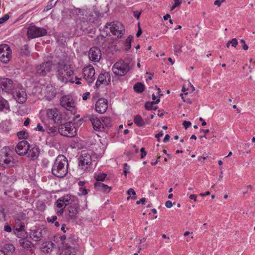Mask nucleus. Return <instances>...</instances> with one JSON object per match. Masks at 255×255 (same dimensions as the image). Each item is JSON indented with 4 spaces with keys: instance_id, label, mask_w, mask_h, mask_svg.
Listing matches in <instances>:
<instances>
[{
    "instance_id": "4c0bfd02",
    "label": "nucleus",
    "mask_w": 255,
    "mask_h": 255,
    "mask_svg": "<svg viewBox=\"0 0 255 255\" xmlns=\"http://www.w3.org/2000/svg\"><path fill=\"white\" fill-rule=\"evenodd\" d=\"M55 0H51L48 3L46 6L44 8V11H48L52 9L56 4L57 1H55Z\"/></svg>"
},
{
    "instance_id": "72a5a7b5",
    "label": "nucleus",
    "mask_w": 255,
    "mask_h": 255,
    "mask_svg": "<svg viewBox=\"0 0 255 255\" xmlns=\"http://www.w3.org/2000/svg\"><path fill=\"white\" fill-rule=\"evenodd\" d=\"M5 158L3 159V164L5 166L7 167L12 166L13 162L10 158H8V153L6 152L5 153Z\"/></svg>"
},
{
    "instance_id": "6e6552de",
    "label": "nucleus",
    "mask_w": 255,
    "mask_h": 255,
    "mask_svg": "<svg viewBox=\"0 0 255 255\" xmlns=\"http://www.w3.org/2000/svg\"><path fill=\"white\" fill-rule=\"evenodd\" d=\"M47 33L45 29L35 26H30L27 29V36L31 39L45 36Z\"/></svg>"
},
{
    "instance_id": "8fccbe9b",
    "label": "nucleus",
    "mask_w": 255,
    "mask_h": 255,
    "mask_svg": "<svg viewBox=\"0 0 255 255\" xmlns=\"http://www.w3.org/2000/svg\"><path fill=\"white\" fill-rule=\"evenodd\" d=\"M9 18V16L8 14L5 15L3 17L0 18V24H2Z\"/></svg>"
},
{
    "instance_id": "9d476101",
    "label": "nucleus",
    "mask_w": 255,
    "mask_h": 255,
    "mask_svg": "<svg viewBox=\"0 0 255 255\" xmlns=\"http://www.w3.org/2000/svg\"><path fill=\"white\" fill-rule=\"evenodd\" d=\"M22 86H17L11 92L14 99L19 103H24L27 100V94L24 89L21 88Z\"/></svg>"
},
{
    "instance_id": "a878e982",
    "label": "nucleus",
    "mask_w": 255,
    "mask_h": 255,
    "mask_svg": "<svg viewBox=\"0 0 255 255\" xmlns=\"http://www.w3.org/2000/svg\"><path fill=\"white\" fill-rule=\"evenodd\" d=\"M94 187L97 190L105 193H109L111 190V188L110 187L101 183V182H96L94 184Z\"/></svg>"
},
{
    "instance_id": "6ab92c4d",
    "label": "nucleus",
    "mask_w": 255,
    "mask_h": 255,
    "mask_svg": "<svg viewBox=\"0 0 255 255\" xmlns=\"http://www.w3.org/2000/svg\"><path fill=\"white\" fill-rule=\"evenodd\" d=\"M101 55L100 49L97 47L91 48L88 52L89 58L93 62H98L101 58Z\"/></svg>"
},
{
    "instance_id": "412c9836",
    "label": "nucleus",
    "mask_w": 255,
    "mask_h": 255,
    "mask_svg": "<svg viewBox=\"0 0 255 255\" xmlns=\"http://www.w3.org/2000/svg\"><path fill=\"white\" fill-rule=\"evenodd\" d=\"M108 108V101L104 98L98 100L95 104V110L100 114L104 113Z\"/></svg>"
},
{
    "instance_id": "2eb2a0df",
    "label": "nucleus",
    "mask_w": 255,
    "mask_h": 255,
    "mask_svg": "<svg viewBox=\"0 0 255 255\" xmlns=\"http://www.w3.org/2000/svg\"><path fill=\"white\" fill-rule=\"evenodd\" d=\"M47 116L48 118L52 120L55 123L62 125L63 119L59 111L56 108L48 109L47 111Z\"/></svg>"
},
{
    "instance_id": "9b49d317",
    "label": "nucleus",
    "mask_w": 255,
    "mask_h": 255,
    "mask_svg": "<svg viewBox=\"0 0 255 255\" xmlns=\"http://www.w3.org/2000/svg\"><path fill=\"white\" fill-rule=\"evenodd\" d=\"M85 118L91 122L93 128L95 131L104 132V125L102 123V120L98 119L94 114L88 115Z\"/></svg>"
},
{
    "instance_id": "dca6fc26",
    "label": "nucleus",
    "mask_w": 255,
    "mask_h": 255,
    "mask_svg": "<svg viewBox=\"0 0 255 255\" xmlns=\"http://www.w3.org/2000/svg\"><path fill=\"white\" fill-rule=\"evenodd\" d=\"M91 164V157L90 154L82 153L79 158L78 165L82 169L86 170Z\"/></svg>"
},
{
    "instance_id": "4468645a",
    "label": "nucleus",
    "mask_w": 255,
    "mask_h": 255,
    "mask_svg": "<svg viewBox=\"0 0 255 255\" xmlns=\"http://www.w3.org/2000/svg\"><path fill=\"white\" fill-rule=\"evenodd\" d=\"M84 78L89 85L92 83L95 79V69L93 66L90 65L84 68L83 69Z\"/></svg>"
},
{
    "instance_id": "603ef678",
    "label": "nucleus",
    "mask_w": 255,
    "mask_h": 255,
    "mask_svg": "<svg viewBox=\"0 0 255 255\" xmlns=\"http://www.w3.org/2000/svg\"><path fill=\"white\" fill-rule=\"evenodd\" d=\"M240 43L242 44V48L244 50H247L248 49V46L246 44L245 41L244 39L240 40Z\"/></svg>"
},
{
    "instance_id": "37998d69",
    "label": "nucleus",
    "mask_w": 255,
    "mask_h": 255,
    "mask_svg": "<svg viewBox=\"0 0 255 255\" xmlns=\"http://www.w3.org/2000/svg\"><path fill=\"white\" fill-rule=\"evenodd\" d=\"M5 249L7 250V251L10 252H13L15 251V247L12 244H8L5 245Z\"/></svg>"
},
{
    "instance_id": "13d9d810",
    "label": "nucleus",
    "mask_w": 255,
    "mask_h": 255,
    "mask_svg": "<svg viewBox=\"0 0 255 255\" xmlns=\"http://www.w3.org/2000/svg\"><path fill=\"white\" fill-rule=\"evenodd\" d=\"M90 96V92H87L84 93H83L82 95V99L83 100L85 101L87 100Z\"/></svg>"
},
{
    "instance_id": "5701e85b",
    "label": "nucleus",
    "mask_w": 255,
    "mask_h": 255,
    "mask_svg": "<svg viewBox=\"0 0 255 255\" xmlns=\"http://www.w3.org/2000/svg\"><path fill=\"white\" fill-rule=\"evenodd\" d=\"M46 230L42 229L33 230L30 232V237L35 241H39L45 235Z\"/></svg>"
},
{
    "instance_id": "c03bdc74",
    "label": "nucleus",
    "mask_w": 255,
    "mask_h": 255,
    "mask_svg": "<svg viewBox=\"0 0 255 255\" xmlns=\"http://www.w3.org/2000/svg\"><path fill=\"white\" fill-rule=\"evenodd\" d=\"M182 2V0H174V4L171 7V11L174 10L176 7H178L180 5Z\"/></svg>"
},
{
    "instance_id": "6e6d98bb",
    "label": "nucleus",
    "mask_w": 255,
    "mask_h": 255,
    "mask_svg": "<svg viewBox=\"0 0 255 255\" xmlns=\"http://www.w3.org/2000/svg\"><path fill=\"white\" fill-rule=\"evenodd\" d=\"M4 231L8 232H11L12 231V228L11 227L8 225V223H6L4 225Z\"/></svg>"
},
{
    "instance_id": "ea45409f",
    "label": "nucleus",
    "mask_w": 255,
    "mask_h": 255,
    "mask_svg": "<svg viewBox=\"0 0 255 255\" xmlns=\"http://www.w3.org/2000/svg\"><path fill=\"white\" fill-rule=\"evenodd\" d=\"M19 139H26L28 136V134L25 131H19L17 134Z\"/></svg>"
},
{
    "instance_id": "393cba45",
    "label": "nucleus",
    "mask_w": 255,
    "mask_h": 255,
    "mask_svg": "<svg viewBox=\"0 0 255 255\" xmlns=\"http://www.w3.org/2000/svg\"><path fill=\"white\" fill-rule=\"evenodd\" d=\"M55 210L57 214L61 216L63 214L64 209L66 207V205L62 202L61 199L59 198L55 202Z\"/></svg>"
},
{
    "instance_id": "de8ad7c7",
    "label": "nucleus",
    "mask_w": 255,
    "mask_h": 255,
    "mask_svg": "<svg viewBox=\"0 0 255 255\" xmlns=\"http://www.w3.org/2000/svg\"><path fill=\"white\" fill-rule=\"evenodd\" d=\"M174 52L176 53H181L182 52V48L183 47V45H175L174 46Z\"/></svg>"
},
{
    "instance_id": "69168bd1",
    "label": "nucleus",
    "mask_w": 255,
    "mask_h": 255,
    "mask_svg": "<svg viewBox=\"0 0 255 255\" xmlns=\"http://www.w3.org/2000/svg\"><path fill=\"white\" fill-rule=\"evenodd\" d=\"M172 203L171 201H167L165 203V206L167 207V208H171L172 206Z\"/></svg>"
},
{
    "instance_id": "49530a36",
    "label": "nucleus",
    "mask_w": 255,
    "mask_h": 255,
    "mask_svg": "<svg viewBox=\"0 0 255 255\" xmlns=\"http://www.w3.org/2000/svg\"><path fill=\"white\" fill-rule=\"evenodd\" d=\"M57 219L56 216H52L51 217H48L47 218V221L49 223H54Z\"/></svg>"
},
{
    "instance_id": "4d7b16f0",
    "label": "nucleus",
    "mask_w": 255,
    "mask_h": 255,
    "mask_svg": "<svg viewBox=\"0 0 255 255\" xmlns=\"http://www.w3.org/2000/svg\"><path fill=\"white\" fill-rule=\"evenodd\" d=\"M252 189V186L251 185L246 186L244 188V190L243 191V194L244 195L248 193V189Z\"/></svg>"
},
{
    "instance_id": "39448f33",
    "label": "nucleus",
    "mask_w": 255,
    "mask_h": 255,
    "mask_svg": "<svg viewBox=\"0 0 255 255\" xmlns=\"http://www.w3.org/2000/svg\"><path fill=\"white\" fill-rule=\"evenodd\" d=\"M58 128V132L62 135L72 137L76 134V129L72 122H68L65 123L62 121V124Z\"/></svg>"
},
{
    "instance_id": "58836bf2",
    "label": "nucleus",
    "mask_w": 255,
    "mask_h": 255,
    "mask_svg": "<svg viewBox=\"0 0 255 255\" xmlns=\"http://www.w3.org/2000/svg\"><path fill=\"white\" fill-rule=\"evenodd\" d=\"M14 234L18 238L21 239H25L27 236L26 233L24 231L18 232L17 231L13 230Z\"/></svg>"
},
{
    "instance_id": "f257e3e1",
    "label": "nucleus",
    "mask_w": 255,
    "mask_h": 255,
    "mask_svg": "<svg viewBox=\"0 0 255 255\" xmlns=\"http://www.w3.org/2000/svg\"><path fill=\"white\" fill-rule=\"evenodd\" d=\"M70 15L74 18L78 24L82 26H88L97 20V16L93 13H89L86 10L80 8H74L70 10Z\"/></svg>"
},
{
    "instance_id": "bb28decb",
    "label": "nucleus",
    "mask_w": 255,
    "mask_h": 255,
    "mask_svg": "<svg viewBox=\"0 0 255 255\" xmlns=\"http://www.w3.org/2000/svg\"><path fill=\"white\" fill-rule=\"evenodd\" d=\"M0 110L3 111H9L10 106L8 101L3 97H0Z\"/></svg>"
},
{
    "instance_id": "7ed1b4c3",
    "label": "nucleus",
    "mask_w": 255,
    "mask_h": 255,
    "mask_svg": "<svg viewBox=\"0 0 255 255\" xmlns=\"http://www.w3.org/2000/svg\"><path fill=\"white\" fill-rule=\"evenodd\" d=\"M69 166L67 159L62 155H58L56 158L52 168V173L58 178L65 177L68 173Z\"/></svg>"
},
{
    "instance_id": "423d86ee",
    "label": "nucleus",
    "mask_w": 255,
    "mask_h": 255,
    "mask_svg": "<svg viewBox=\"0 0 255 255\" xmlns=\"http://www.w3.org/2000/svg\"><path fill=\"white\" fill-rule=\"evenodd\" d=\"M16 87V84L12 79L5 77L0 78V92L10 94Z\"/></svg>"
},
{
    "instance_id": "2f4dec72",
    "label": "nucleus",
    "mask_w": 255,
    "mask_h": 255,
    "mask_svg": "<svg viewBox=\"0 0 255 255\" xmlns=\"http://www.w3.org/2000/svg\"><path fill=\"white\" fill-rule=\"evenodd\" d=\"M134 90L137 93H141L144 90L145 87L144 84H142L141 83L138 82L134 86Z\"/></svg>"
},
{
    "instance_id": "864d4df0",
    "label": "nucleus",
    "mask_w": 255,
    "mask_h": 255,
    "mask_svg": "<svg viewBox=\"0 0 255 255\" xmlns=\"http://www.w3.org/2000/svg\"><path fill=\"white\" fill-rule=\"evenodd\" d=\"M183 125L185 128L187 129L191 125V123L190 121H185L183 123Z\"/></svg>"
},
{
    "instance_id": "a18cd8bd",
    "label": "nucleus",
    "mask_w": 255,
    "mask_h": 255,
    "mask_svg": "<svg viewBox=\"0 0 255 255\" xmlns=\"http://www.w3.org/2000/svg\"><path fill=\"white\" fill-rule=\"evenodd\" d=\"M59 238H60V240L61 242V244H62L63 245H64V244H65L66 245L68 244V243L66 242V241H68L69 239H68V240L66 239V235H64L61 236Z\"/></svg>"
},
{
    "instance_id": "774afa93",
    "label": "nucleus",
    "mask_w": 255,
    "mask_h": 255,
    "mask_svg": "<svg viewBox=\"0 0 255 255\" xmlns=\"http://www.w3.org/2000/svg\"><path fill=\"white\" fill-rule=\"evenodd\" d=\"M170 137V136L169 135H168V134L166 135L163 139V142L165 143L168 142L169 140Z\"/></svg>"
},
{
    "instance_id": "4be33fe9",
    "label": "nucleus",
    "mask_w": 255,
    "mask_h": 255,
    "mask_svg": "<svg viewBox=\"0 0 255 255\" xmlns=\"http://www.w3.org/2000/svg\"><path fill=\"white\" fill-rule=\"evenodd\" d=\"M110 75L108 72H105L99 75L97 81L96 82V86L98 87L101 84L104 85H108L110 82Z\"/></svg>"
},
{
    "instance_id": "f8f14e48",
    "label": "nucleus",
    "mask_w": 255,
    "mask_h": 255,
    "mask_svg": "<svg viewBox=\"0 0 255 255\" xmlns=\"http://www.w3.org/2000/svg\"><path fill=\"white\" fill-rule=\"evenodd\" d=\"M60 105L66 110L72 111L76 106V103L72 96L66 95L61 97Z\"/></svg>"
},
{
    "instance_id": "ddd939ff",
    "label": "nucleus",
    "mask_w": 255,
    "mask_h": 255,
    "mask_svg": "<svg viewBox=\"0 0 255 255\" xmlns=\"http://www.w3.org/2000/svg\"><path fill=\"white\" fill-rule=\"evenodd\" d=\"M79 209V202L69 206L66 212V216L68 220L72 221L76 220Z\"/></svg>"
},
{
    "instance_id": "e433bc0d",
    "label": "nucleus",
    "mask_w": 255,
    "mask_h": 255,
    "mask_svg": "<svg viewBox=\"0 0 255 255\" xmlns=\"http://www.w3.org/2000/svg\"><path fill=\"white\" fill-rule=\"evenodd\" d=\"M20 53L23 56H28L30 53L28 46L26 45L23 46L20 48Z\"/></svg>"
},
{
    "instance_id": "473e14b6",
    "label": "nucleus",
    "mask_w": 255,
    "mask_h": 255,
    "mask_svg": "<svg viewBox=\"0 0 255 255\" xmlns=\"http://www.w3.org/2000/svg\"><path fill=\"white\" fill-rule=\"evenodd\" d=\"M160 101L159 98L157 99L155 101L153 102H147L145 104V107L147 110H151L153 108V105L158 104Z\"/></svg>"
},
{
    "instance_id": "0e129e2a",
    "label": "nucleus",
    "mask_w": 255,
    "mask_h": 255,
    "mask_svg": "<svg viewBox=\"0 0 255 255\" xmlns=\"http://www.w3.org/2000/svg\"><path fill=\"white\" fill-rule=\"evenodd\" d=\"M180 96L181 97V98L183 99V101L186 102H187L188 103H189V104H191V103H192L191 100L190 99H184L183 94H180Z\"/></svg>"
},
{
    "instance_id": "338daca9",
    "label": "nucleus",
    "mask_w": 255,
    "mask_h": 255,
    "mask_svg": "<svg viewBox=\"0 0 255 255\" xmlns=\"http://www.w3.org/2000/svg\"><path fill=\"white\" fill-rule=\"evenodd\" d=\"M138 26H139V28H138V30L136 33V36L137 37H139L140 36V35H141L142 33V31L141 29V28L140 27V26H139V23H138Z\"/></svg>"
},
{
    "instance_id": "f03ea898",
    "label": "nucleus",
    "mask_w": 255,
    "mask_h": 255,
    "mask_svg": "<svg viewBox=\"0 0 255 255\" xmlns=\"http://www.w3.org/2000/svg\"><path fill=\"white\" fill-rule=\"evenodd\" d=\"M56 76L62 83L70 82L73 83V71L69 65L64 62H58L56 66Z\"/></svg>"
},
{
    "instance_id": "79ce46f5",
    "label": "nucleus",
    "mask_w": 255,
    "mask_h": 255,
    "mask_svg": "<svg viewBox=\"0 0 255 255\" xmlns=\"http://www.w3.org/2000/svg\"><path fill=\"white\" fill-rule=\"evenodd\" d=\"M130 166L127 163L124 164L123 173L125 176L129 172Z\"/></svg>"
},
{
    "instance_id": "052dcab7",
    "label": "nucleus",
    "mask_w": 255,
    "mask_h": 255,
    "mask_svg": "<svg viewBox=\"0 0 255 255\" xmlns=\"http://www.w3.org/2000/svg\"><path fill=\"white\" fill-rule=\"evenodd\" d=\"M127 193L129 195H130L131 194L133 195H136V193L133 188H130L128 189Z\"/></svg>"
},
{
    "instance_id": "f3484780",
    "label": "nucleus",
    "mask_w": 255,
    "mask_h": 255,
    "mask_svg": "<svg viewBox=\"0 0 255 255\" xmlns=\"http://www.w3.org/2000/svg\"><path fill=\"white\" fill-rule=\"evenodd\" d=\"M111 32L118 38L121 37L124 30V27L120 22L112 23L109 24Z\"/></svg>"
},
{
    "instance_id": "5fc2aeb1",
    "label": "nucleus",
    "mask_w": 255,
    "mask_h": 255,
    "mask_svg": "<svg viewBox=\"0 0 255 255\" xmlns=\"http://www.w3.org/2000/svg\"><path fill=\"white\" fill-rule=\"evenodd\" d=\"M141 151V158L143 159L147 155V152L145 150V148L144 147L141 148L140 149Z\"/></svg>"
},
{
    "instance_id": "e2e57ef3",
    "label": "nucleus",
    "mask_w": 255,
    "mask_h": 255,
    "mask_svg": "<svg viewBox=\"0 0 255 255\" xmlns=\"http://www.w3.org/2000/svg\"><path fill=\"white\" fill-rule=\"evenodd\" d=\"M163 135V133L162 131H161L159 133L156 134L155 137L157 139L158 141H160V137H162Z\"/></svg>"
},
{
    "instance_id": "f704fd0d",
    "label": "nucleus",
    "mask_w": 255,
    "mask_h": 255,
    "mask_svg": "<svg viewBox=\"0 0 255 255\" xmlns=\"http://www.w3.org/2000/svg\"><path fill=\"white\" fill-rule=\"evenodd\" d=\"M133 37L131 36H128L125 42V50L127 51L129 50L131 47V42Z\"/></svg>"
},
{
    "instance_id": "c9c22d12",
    "label": "nucleus",
    "mask_w": 255,
    "mask_h": 255,
    "mask_svg": "<svg viewBox=\"0 0 255 255\" xmlns=\"http://www.w3.org/2000/svg\"><path fill=\"white\" fill-rule=\"evenodd\" d=\"M58 132V131H57V129L55 126L49 127L47 130V132L52 136H55Z\"/></svg>"
},
{
    "instance_id": "20e7f679",
    "label": "nucleus",
    "mask_w": 255,
    "mask_h": 255,
    "mask_svg": "<svg viewBox=\"0 0 255 255\" xmlns=\"http://www.w3.org/2000/svg\"><path fill=\"white\" fill-rule=\"evenodd\" d=\"M134 64L130 58H128L125 61L119 60L114 64L112 71L116 75L124 76L130 70Z\"/></svg>"
},
{
    "instance_id": "7c9ffc66",
    "label": "nucleus",
    "mask_w": 255,
    "mask_h": 255,
    "mask_svg": "<svg viewBox=\"0 0 255 255\" xmlns=\"http://www.w3.org/2000/svg\"><path fill=\"white\" fill-rule=\"evenodd\" d=\"M19 243L20 245L25 248H30L31 246V243L29 241L25 239H20Z\"/></svg>"
},
{
    "instance_id": "a19ab883",
    "label": "nucleus",
    "mask_w": 255,
    "mask_h": 255,
    "mask_svg": "<svg viewBox=\"0 0 255 255\" xmlns=\"http://www.w3.org/2000/svg\"><path fill=\"white\" fill-rule=\"evenodd\" d=\"M106 176L107 175L105 173L99 174L98 175H96L95 176V178L96 179L97 182L103 181L105 180Z\"/></svg>"
},
{
    "instance_id": "bf43d9fd",
    "label": "nucleus",
    "mask_w": 255,
    "mask_h": 255,
    "mask_svg": "<svg viewBox=\"0 0 255 255\" xmlns=\"http://www.w3.org/2000/svg\"><path fill=\"white\" fill-rule=\"evenodd\" d=\"M73 250L72 248L70 246H67V248L65 250V253L68 254V255H70L72 253Z\"/></svg>"
},
{
    "instance_id": "aec40b11",
    "label": "nucleus",
    "mask_w": 255,
    "mask_h": 255,
    "mask_svg": "<svg viewBox=\"0 0 255 255\" xmlns=\"http://www.w3.org/2000/svg\"><path fill=\"white\" fill-rule=\"evenodd\" d=\"M40 150L36 145H30L27 152V157L31 160H36L40 154Z\"/></svg>"
},
{
    "instance_id": "680f3d73",
    "label": "nucleus",
    "mask_w": 255,
    "mask_h": 255,
    "mask_svg": "<svg viewBox=\"0 0 255 255\" xmlns=\"http://www.w3.org/2000/svg\"><path fill=\"white\" fill-rule=\"evenodd\" d=\"M141 12H139L138 11H133V15L137 19H139V17L140 16V15H141Z\"/></svg>"
},
{
    "instance_id": "cd10ccee",
    "label": "nucleus",
    "mask_w": 255,
    "mask_h": 255,
    "mask_svg": "<svg viewBox=\"0 0 255 255\" xmlns=\"http://www.w3.org/2000/svg\"><path fill=\"white\" fill-rule=\"evenodd\" d=\"M15 226L13 230L20 232L25 230V225L23 222L21 221L20 218H16L15 220Z\"/></svg>"
},
{
    "instance_id": "3c124183",
    "label": "nucleus",
    "mask_w": 255,
    "mask_h": 255,
    "mask_svg": "<svg viewBox=\"0 0 255 255\" xmlns=\"http://www.w3.org/2000/svg\"><path fill=\"white\" fill-rule=\"evenodd\" d=\"M35 130L36 131H41L42 132H44V130L43 129V127L40 123H38L37 124V127L35 128Z\"/></svg>"
},
{
    "instance_id": "c756f323",
    "label": "nucleus",
    "mask_w": 255,
    "mask_h": 255,
    "mask_svg": "<svg viewBox=\"0 0 255 255\" xmlns=\"http://www.w3.org/2000/svg\"><path fill=\"white\" fill-rule=\"evenodd\" d=\"M134 122L139 127H142L145 125V122L142 117L137 115L134 118Z\"/></svg>"
},
{
    "instance_id": "b1692460",
    "label": "nucleus",
    "mask_w": 255,
    "mask_h": 255,
    "mask_svg": "<svg viewBox=\"0 0 255 255\" xmlns=\"http://www.w3.org/2000/svg\"><path fill=\"white\" fill-rule=\"evenodd\" d=\"M60 199H61L62 202L66 206L69 204L71 205L74 203L78 202L77 198L70 194L64 195L60 197Z\"/></svg>"
},
{
    "instance_id": "1a4fd4ad",
    "label": "nucleus",
    "mask_w": 255,
    "mask_h": 255,
    "mask_svg": "<svg viewBox=\"0 0 255 255\" xmlns=\"http://www.w3.org/2000/svg\"><path fill=\"white\" fill-rule=\"evenodd\" d=\"M53 68V62L48 61L42 63L36 68V74L38 76H45L48 73L51 71Z\"/></svg>"
},
{
    "instance_id": "09e8293b",
    "label": "nucleus",
    "mask_w": 255,
    "mask_h": 255,
    "mask_svg": "<svg viewBox=\"0 0 255 255\" xmlns=\"http://www.w3.org/2000/svg\"><path fill=\"white\" fill-rule=\"evenodd\" d=\"M230 43H231V45L232 47H236V46L238 45V40L236 38H233L231 40L229 41Z\"/></svg>"
},
{
    "instance_id": "c85d7f7f",
    "label": "nucleus",
    "mask_w": 255,
    "mask_h": 255,
    "mask_svg": "<svg viewBox=\"0 0 255 255\" xmlns=\"http://www.w3.org/2000/svg\"><path fill=\"white\" fill-rule=\"evenodd\" d=\"M102 122L104 125V131L108 129L112 126L111 119L108 117H102Z\"/></svg>"
},
{
    "instance_id": "0eeeda50",
    "label": "nucleus",
    "mask_w": 255,
    "mask_h": 255,
    "mask_svg": "<svg viewBox=\"0 0 255 255\" xmlns=\"http://www.w3.org/2000/svg\"><path fill=\"white\" fill-rule=\"evenodd\" d=\"M12 51L9 46L6 44L0 45V61L7 63L11 57Z\"/></svg>"
},
{
    "instance_id": "a211bd4d",
    "label": "nucleus",
    "mask_w": 255,
    "mask_h": 255,
    "mask_svg": "<svg viewBox=\"0 0 255 255\" xmlns=\"http://www.w3.org/2000/svg\"><path fill=\"white\" fill-rule=\"evenodd\" d=\"M30 144L26 140L19 142L15 147L16 152L20 156L26 155L29 148Z\"/></svg>"
}]
</instances>
